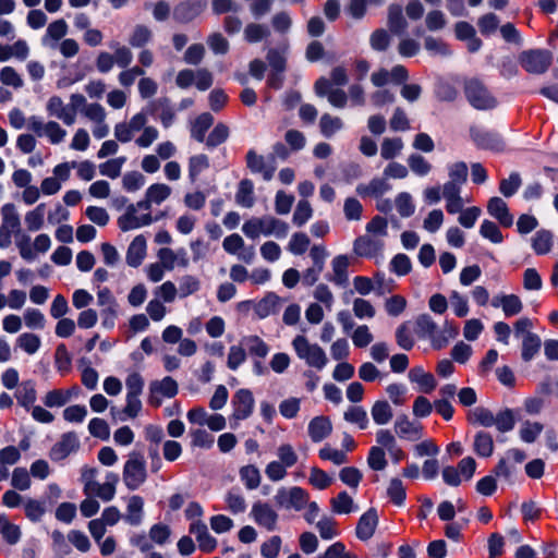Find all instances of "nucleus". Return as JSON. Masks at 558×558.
<instances>
[{
	"mask_svg": "<svg viewBox=\"0 0 558 558\" xmlns=\"http://www.w3.org/2000/svg\"><path fill=\"white\" fill-rule=\"evenodd\" d=\"M287 51L288 45L281 48H269L266 54V60L270 66V71H286L287 70Z\"/></svg>",
	"mask_w": 558,
	"mask_h": 558,
	"instance_id": "41",
	"label": "nucleus"
},
{
	"mask_svg": "<svg viewBox=\"0 0 558 558\" xmlns=\"http://www.w3.org/2000/svg\"><path fill=\"white\" fill-rule=\"evenodd\" d=\"M292 347L298 357L303 360L310 367L322 371L328 363L324 349L317 343H311L305 336H296L292 340Z\"/></svg>",
	"mask_w": 558,
	"mask_h": 558,
	"instance_id": "3",
	"label": "nucleus"
},
{
	"mask_svg": "<svg viewBox=\"0 0 558 558\" xmlns=\"http://www.w3.org/2000/svg\"><path fill=\"white\" fill-rule=\"evenodd\" d=\"M385 241L378 236L368 234L355 239L353 244L354 253L360 257L376 258L383 255Z\"/></svg>",
	"mask_w": 558,
	"mask_h": 558,
	"instance_id": "11",
	"label": "nucleus"
},
{
	"mask_svg": "<svg viewBox=\"0 0 558 558\" xmlns=\"http://www.w3.org/2000/svg\"><path fill=\"white\" fill-rule=\"evenodd\" d=\"M279 296L275 293H268L254 307L255 314L259 318H266L278 311Z\"/></svg>",
	"mask_w": 558,
	"mask_h": 558,
	"instance_id": "46",
	"label": "nucleus"
},
{
	"mask_svg": "<svg viewBox=\"0 0 558 558\" xmlns=\"http://www.w3.org/2000/svg\"><path fill=\"white\" fill-rule=\"evenodd\" d=\"M448 177L451 182L463 185L468 180V165L464 161H457L447 166Z\"/></svg>",
	"mask_w": 558,
	"mask_h": 558,
	"instance_id": "59",
	"label": "nucleus"
},
{
	"mask_svg": "<svg viewBox=\"0 0 558 558\" xmlns=\"http://www.w3.org/2000/svg\"><path fill=\"white\" fill-rule=\"evenodd\" d=\"M403 149V141L400 137H386L381 142L380 155L385 160H391Z\"/></svg>",
	"mask_w": 558,
	"mask_h": 558,
	"instance_id": "51",
	"label": "nucleus"
},
{
	"mask_svg": "<svg viewBox=\"0 0 558 558\" xmlns=\"http://www.w3.org/2000/svg\"><path fill=\"white\" fill-rule=\"evenodd\" d=\"M553 233L548 230H538L532 238V247L537 255H545L551 251Z\"/></svg>",
	"mask_w": 558,
	"mask_h": 558,
	"instance_id": "44",
	"label": "nucleus"
},
{
	"mask_svg": "<svg viewBox=\"0 0 558 558\" xmlns=\"http://www.w3.org/2000/svg\"><path fill=\"white\" fill-rule=\"evenodd\" d=\"M246 167L252 173H259L265 181H270L275 173V166L267 165L264 156L258 155L254 149H250L246 154Z\"/></svg>",
	"mask_w": 558,
	"mask_h": 558,
	"instance_id": "21",
	"label": "nucleus"
},
{
	"mask_svg": "<svg viewBox=\"0 0 558 558\" xmlns=\"http://www.w3.org/2000/svg\"><path fill=\"white\" fill-rule=\"evenodd\" d=\"M14 397L16 398L17 403L21 407H23L25 410L29 411L37 399L35 381L32 379L22 381L19 385V387L14 393Z\"/></svg>",
	"mask_w": 558,
	"mask_h": 558,
	"instance_id": "26",
	"label": "nucleus"
},
{
	"mask_svg": "<svg viewBox=\"0 0 558 558\" xmlns=\"http://www.w3.org/2000/svg\"><path fill=\"white\" fill-rule=\"evenodd\" d=\"M371 415L377 425H386L391 421L393 412L388 401L378 400L373 404Z\"/></svg>",
	"mask_w": 558,
	"mask_h": 558,
	"instance_id": "45",
	"label": "nucleus"
},
{
	"mask_svg": "<svg viewBox=\"0 0 558 558\" xmlns=\"http://www.w3.org/2000/svg\"><path fill=\"white\" fill-rule=\"evenodd\" d=\"M395 430L400 438L411 441L422 438V425L411 422L405 414H400L395 421Z\"/></svg>",
	"mask_w": 558,
	"mask_h": 558,
	"instance_id": "18",
	"label": "nucleus"
},
{
	"mask_svg": "<svg viewBox=\"0 0 558 558\" xmlns=\"http://www.w3.org/2000/svg\"><path fill=\"white\" fill-rule=\"evenodd\" d=\"M391 189L385 178H374L368 184H359L356 192L360 196H381Z\"/></svg>",
	"mask_w": 558,
	"mask_h": 558,
	"instance_id": "31",
	"label": "nucleus"
},
{
	"mask_svg": "<svg viewBox=\"0 0 558 558\" xmlns=\"http://www.w3.org/2000/svg\"><path fill=\"white\" fill-rule=\"evenodd\" d=\"M544 429V425L539 422L525 421L519 430L520 439L526 444L534 442Z\"/></svg>",
	"mask_w": 558,
	"mask_h": 558,
	"instance_id": "53",
	"label": "nucleus"
},
{
	"mask_svg": "<svg viewBox=\"0 0 558 558\" xmlns=\"http://www.w3.org/2000/svg\"><path fill=\"white\" fill-rule=\"evenodd\" d=\"M204 5L197 0H186L175 5L173 19L180 24H186L196 19L203 11Z\"/></svg>",
	"mask_w": 558,
	"mask_h": 558,
	"instance_id": "17",
	"label": "nucleus"
},
{
	"mask_svg": "<svg viewBox=\"0 0 558 558\" xmlns=\"http://www.w3.org/2000/svg\"><path fill=\"white\" fill-rule=\"evenodd\" d=\"M126 161V157L121 156L118 158L109 159L99 165V172L101 175L110 179H117L121 174V169Z\"/></svg>",
	"mask_w": 558,
	"mask_h": 558,
	"instance_id": "55",
	"label": "nucleus"
},
{
	"mask_svg": "<svg viewBox=\"0 0 558 558\" xmlns=\"http://www.w3.org/2000/svg\"><path fill=\"white\" fill-rule=\"evenodd\" d=\"M473 450L478 457H490L494 452L493 436L485 430L477 432L474 436Z\"/></svg>",
	"mask_w": 558,
	"mask_h": 558,
	"instance_id": "34",
	"label": "nucleus"
},
{
	"mask_svg": "<svg viewBox=\"0 0 558 558\" xmlns=\"http://www.w3.org/2000/svg\"><path fill=\"white\" fill-rule=\"evenodd\" d=\"M520 63L522 68L533 74L545 73L551 64L553 56L550 51L545 49L525 50L520 54Z\"/></svg>",
	"mask_w": 558,
	"mask_h": 558,
	"instance_id": "7",
	"label": "nucleus"
},
{
	"mask_svg": "<svg viewBox=\"0 0 558 558\" xmlns=\"http://www.w3.org/2000/svg\"><path fill=\"white\" fill-rule=\"evenodd\" d=\"M109 48L113 50L114 63L121 68L126 69L133 61V53L131 49L124 45H121L117 40H112L108 44Z\"/></svg>",
	"mask_w": 558,
	"mask_h": 558,
	"instance_id": "43",
	"label": "nucleus"
},
{
	"mask_svg": "<svg viewBox=\"0 0 558 558\" xmlns=\"http://www.w3.org/2000/svg\"><path fill=\"white\" fill-rule=\"evenodd\" d=\"M0 534L11 545L16 544L21 537L20 527L9 522L4 515H0Z\"/></svg>",
	"mask_w": 558,
	"mask_h": 558,
	"instance_id": "57",
	"label": "nucleus"
},
{
	"mask_svg": "<svg viewBox=\"0 0 558 558\" xmlns=\"http://www.w3.org/2000/svg\"><path fill=\"white\" fill-rule=\"evenodd\" d=\"M148 477L147 463L141 451L133 450L128 454V459L122 470V481L129 490L138 489Z\"/></svg>",
	"mask_w": 558,
	"mask_h": 558,
	"instance_id": "2",
	"label": "nucleus"
},
{
	"mask_svg": "<svg viewBox=\"0 0 558 558\" xmlns=\"http://www.w3.org/2000/svg\"><path fill=\"white\" fill-rule=\"evenodd\" d=\"M126 404L122 410L111 407L110 413L114 420L125 421L126 418H135L142 410V401L140 396H126Z\"/></svg>",
	"mask_w": 558,
	"mask_h": 558,
	"instance_id": "24",
	"label": "nucleus"
},
{
	"mask_svg": "<svg viewBox=\"0 0 558 558\" xmlns=\"http://www.w3.org/2000/svg\"><path fill=\"white\" fill-rule=\"evenodd\" d=\"M143 509H144L143 498L138 495L131 496L128 501L124 521L133 526L140 525L143 521V514H144Z\"/></svg>",
	"mask_w": 558,
	"mask_h": 558,
	"instance_id": "29",
	"label": "nucleus"
},
{
	"mask_svg": "<svg viewBox=\"0 0 558 558\" xmlns=\"http://www.w3.org/2000/svg\"><path fill=\"white\" fill-rule=\"evenodd\" d=\"M46 206L44 203L37 205L33 210L25 215V225L32 232L38 231L44 225Z\"/></svg>",
	"mask_w": 558,
	"mask_h": 558,
	"instance_id": "54",
	"label": "nucleus"
},
{
	"mask_svg": "<svg viewBox=\"0 0 558 558\" xmlns=\"http://www.w3.org/2000/svg\"><path fill=\"white\" fill-rule=\"evenodd\" d=\"M151 39L153 31L144 24H136L129 36V45L132 48H144Z\"/></svg>",
	"mask_w": 558,
	"mask_h": 558,
	"instance_id": "38",
	"label": "nucleus"
},
{
	"mask_svg": "<svg viewBox=\"0 0 558 558\" xmlns=\"http://www.w3.org/2000/svg\"><path fill=\"white\" fill-rule=\"evenodd\" d=\"M542 340L534 332H526L522 339L521 357L524 362L532 361L539 352Z\"/></svg>",
	"mask_w": 558,
	"mask_h": 558,
	"instance_id": "33",
	"label": "nucleus"
},
{
	"mask_svg": "<svg viewBox=\"0 0 558 558\" xmlns=\"http://www.w3.org/2000/svg\"><path fill=\"white\" fill-rule=\"evenodd\" d=\"M119 482V475L114 472H108L106 474V481L105 483H96V485L93 487V490H90V494H94L98 498H100L102 501H111L116 496V486Z\"/></svg>",
	"mask_w": 558,
	"mask_h": 558,
	"instance_id": "25",
	"label": "nucleus"
},
{
	"mask_svg": "<svg viewBox=\"0 0 558 558\" xmlns=\"http://www.w3.org/2000/svg\"><path fill=\"white\" fill-rule=\"evenodd\" d=\"M464 94L470 105L477 110H489L497 105L496 99L477 78H471L465 82Z\"/></svg>",
	"mask_w": 558,
	"mask_h": 558,
	"instance_id": "5",
	"label": "nucleus"
},
{
	"mask_svg": "<svg viewBox=\"0 0 558 558\" xmlns=\"http://www.w3.org/2000/svg\"><path fill=\"white\" fill-rule=\"evenodd\" d=\"M274 500L280 509L301 511L306 507L310 495L300 486L280 487L274 496Z\"/></svg>",
	"mask_w": 558,
	"mask_h": 558,
	"instance_id": "4",
	"label": "nucleus"
},
{
	"mask_svg": "<svg viewBox=\"0 0 558 558\" xmlns=\"http://www.w3.org/2000/svg\"><path fill=\"white\" fill-rule=\"evenodd\" d=\"M214 123V117L204 112L199 114L191 125V137L197 141L198 143H203L206 141V133L209 128Z\"/></svg>",
	"mask_w": 558,
	"mask_h": 558,
	"instance_id": "32",
	"label": "nucleus"
},
{
	"mask_svg": "<svg viewBox=\"0 0 558 558\" xmlns=\"http://www.w3.org/2000/svg\"><path fill=\"white\" fill-rule=\"evenodd\" d=\"M487 213L505 228L513 225V216L510 214L507 203L498 196L488 201Z\"/></svg>",
	"mask_w": 558,
	"mask_h": 558,
	"instance_id": "20",
	"label": "nucleus"
},
{
	"mask_svg": "<svg viewBox=\"0 0 558 558\" xmlns=\"http://www.w3.org/2000/svg\"><path fill=\"white\" fill-rule=\"evenodd\" d=\"M344 420L349 423L356 424L360 429H366L368 426V416L364 408L350 407L343 415Z\"/></svg>",
	"mask_w": 558,
	"mask_h": 558,
	"instance_id": "56",
	"label": "nucleus"
},
{
	"mask_svg": "<svg viewBox=\"0 0 558 558\" xmlns=\"http://www.w3.org/2000/svg\"><path fill=\"white\" fill-rule=\"evenodd\" d=\"M459 333L457 325L446 322L440 330H436L435 337H433V348L440 350L445 348L451 339H454Z\"/></svg>",
	"mask_w": 558,
	"mask_h": 558,
	"instance_id": "39",
	"label": "nucleus"
},
{
	"mask_svg": "<svg viewBox=\"0 0 558 558\" xmlns=\"http://www.w3.org/2000/svg\"><path fill=\"white\" fill-rule=\"evenodd\" d=\"M250 515L257 525L266 529L269 532L275 531L277 527L278 513L267 502H254Z\"/></svg>",
	"mask_w": 558,
	"mask_h": 558,
	"instance_id": "12",
	"label": "nucleus"
},
{
	"mask_svg": "<svg viewBox=\"0 0 558 558\" xmlns=\"http://www.w3.org/2000/svg\"><path fill=\"white\" fill-rule=\"evenodd\" d=\"M313 216V208L308 201H299L295 210L293 213L292 221L295 226H304Z\"/></svg>",
	"mask_w": 558,
	"mask_h": 558,
	"instance_id": "62",
	"label": "nucleus"
},
{
	"mask_svg": "<svg viewBox=\"0 0 558 558\" xmlns=\"http://www.w3.org/2000/svg\"><path fill=\"white\" fill-rule=\"evenodd\" d=\"M236 203L245 208H251L254 205V184L250 179H243L239 183L235 194Z\"/></svg>",
	"mask_w": 558,
	"mask_h": 558,
	"instance_id": "42",
	"label": "nucleus"
},
{
	"mask_svg": "<svg viewBox=\"0 0 558 558\" xmlns=\"http://www.w3.org/2000/svg\"><path fill=\"white\" fill-rule=\"evenodd\" d=\"M498 432L507 433L514 428L515 417L512 409L506 408L495 415V424Z\"/></svg>",
	"mask_w": 558,
	"mask_h": 558,
	"instance_id": "52",
	"label": "nucleus"
},
{
	"mask_svg": "<svg viewBox=\"0 0 558 558\" xmlns=\"http://www.w3.org/2000/svg\"><path fill=\"white\" fill-rule=\"evenodd\" d=\"M21 234V220L15 206L11 203L1 208L0 247L7 248L11 244V236Z\"/></svg>",
	"mask_w": 558,
	"mask_h": 558,
	"instance_id": "6",
	"label": "nucleus"
},
{
	"mask_svg": "<svg viewBox=\"0 0 558 558\" xmlns=\"http://www.w3.org/2000/svg\"><path fill=\"white\" fill-rule=\"evenodd\" d=\"M330 506L332 512L336 514H349L359 509L352 497L345 490L340 492L335 498H331Z\"/></svg>",
	"mask_w": 558,
	"mask_h": 558,
	"instance_id": "36",
	"label": "nucleus"
},
{
	"mask_svg": "<svg viewBox=\"0 0 558 558\" xmlns=\"http://www.w3.org/2000/svg\"><path fill=\"white\" fill-rule=\"evenodd\" d=\"M242 231L252 240L259 238L260 234L284 239L289 233V225L274 216L254 217L244 222Z\"/></svg>",
	"mask_w": 558,
	"mask_h": 558,
	"instance_id": "1",
	"label": "nucleus"
},
{
	"mask_svg": "<svg viewBox=\"0 0 558 558\" xmlns=\"http://www.w3.org/2000/svg\"><path fill=\"white\" fill-rule=\"evenodd\" d=\"M70 401V391L53 389L46 393L44 404L47 408H61Z\"/></svg>",
	"mask_w": 558,
	"mask_h": 558,
	"instance_id": "60",
	"label": "nucleus"
},
{
	"mask_svg": "<svg viewBox=\"0 0 558 558\" xmlns=\"http://www.w3.org/2000/svg\"><path fill=\"white\" fill-rule=\"evenodd\" d=\"M378 525V514L375 508H369L364 512L356 524L355 535L360 541L371 539Z\"/></svg>",
	"mask_w": 558,
	"mask_h": 558,
	"instance_id": "16",
	"label": "nucleus"
},
{
	"mask_svg": "<svg viewBox=\"0 0 558 558\" xmlns=\"http://www.w3.org/2000/svg\"><path fill=\"white\" fill-rule=\"evenodd\" d=\"M437 324L428 314L418 315L415 319L414 332L418 338L429 339L433 344V337H435Z\"/></svg>",
	"mask_w": 558,
	"mask_h": 558,
	"instance_id": "35",
	"label": "nucleus"
},
{
	"mask_svg": "<svg viewBox=\"0 0 558 558\" xmlns=\"http://www.w3.org/2000/svg\"><path fill=\"white\" fill-rule=\"evenodd\" d=\"M242 345L248 351L250 355L264 359L269 353V345L258 336H247L242 339Z\"/></svg>",
	"mask_w": 558,
	"mask_h": 558,
	"instance_id": "37",
	"label": "nucleus"
},
{
	"mask_svg": "<svg viewBox=\"0 0 558 558\" xmlns=\"http://www.w3.org/2000/svg\"><path fill=\"white\" fill-rule=\"evenodd\" d=\"M178 383L170 376H166L161 380H153L149 384L148 402L150 405L158 408L161 405L162 398H173L178 395Z\"/></svg>",
	"mask_w": 558,
	"mask_h": 558,
	"instance_id": "8",
	"label": "nucleus"
},
{
	"mask_svg": "<svg viewBox=\"0 0 558 558\" xmlns=\"http://www.w3.org/2000/svg\"><path fill=\"white\" fill-rule=\"evenodd\" d=\"M158 221V217H151L150 213L137 215L133 206H128L125 213L118 218V226L122 231H130Z\"/></svg>",
	"mask_w": 558,
	"mask_h": 558,
	"instance_id": "13",
	"label": "nucleus"
},
{
	"mask_svg": "<svg viewBox=\"0 0 558 558\" xmlns=\"http://www.w3.org/2000/svg\"><path fill=\"white\" fill-rule=\"evenodd\" d=\"M146 256V239L140 234L130 243L125 256L126 264L131 267H138Z\"/></svg>",
	"mask_w": 558,
	"mask_h": 558,
	"instance_id": "27",
	"label": "nucleus"
},
{
	"mask_svg": "<svg viewBox=\"0 0 558 558\" xmlns=\"http://www.w3.org/2000/svg\"><path fill=\"white\" fill-rule=\"evenodd\" d=\"M229 137V128L223 123H218L207 136L205 144L209 148H215L225 143Z\"/></svg>",
	"mask_w": 558,
	"mask_h": 558,
	"instance_id": "61",
	"label": "nucleus"
},
{
	"mask_svg": "<svg viewBox=\"0 0 558 558\" xmlns=\"http://www.w3.org/2000/svg\"><path fill=\"white\" fill-rule=\"evenodd\" d=\"M146 107L149 116L159 118L163 128L168 129L172 125L175 112L168 98L153 100Z\"/></svg>",
	"mask_w": 558,
	"mask_h": 558,
	"instance_id": "15",
	"label": "nucleus"
},
{
	"mask_svg": "<svg viewBox=\"0 0 558 558\" xmlns=\"http://www.w3.org/2000/svg\"><path fill=\"white\" fill-rule=\"evenodd\" d=\"M240 478L248 490L256 489L260 484V472L253 464L244 465L239 471Z\"/></svg>",
	"mask_w": 558,
	"mask_h": 558,
	"instance_id": "48",
	"label": "nucleus"
},
{
	"mask_svg": "<svg viewBox=\"0 0 558 558\" xmlns=\"http://www.w3.org/2000/svg\"><path fill=\"white\" fill-rule=\"evenodd\" d=\"M80 448V440L74 432L63 434L58 442L50 450V458L53 461L65 459Z\"/></svg>",
	"mask_w": 558,
	"mask_h": 558,
	"instance_id": "14",
	"label": "nucleus"
},
{
	"mask_svg": "<svg viewBox=\"0 0 558 558\" xmlns=\"http://www.w3.org/2000/svg\"><path fill=\"white\" fill-rule=\"evenodd\" d=\"M343 128V122L339 117H332L329 113H324L319 120V129L322 134L329 138L336 132Z\"/></svg>",
	"mask_w": 558,
	"mask_h": 558,
	"instance_id": "49",
	"label": "nucleus"
},
{
	"mask_svg": "<svg viewBox=\"0 0 558 558\" xmlns=\"http://www.w3.org/2000/svg\"><path fill=\"white\" fill-rule=\"evenodd\" d=\"M468 421L472 425L492 427L495 424V414L487 408L476 407L468 413Z\"/></svg>",
	"mask_w": 558,
	"mask_h": 558,
	"instance_id": "40",
	"label": "nucleus"
},
{
	"mask_svg": "<svg viewBox=\"0 0 558 558\" xmlns=\"http://www.w3.org/2000/svg\"><path fill=\"white\" fill-rule=\"evenodd\" d=\"M332 430V424L329 417L320 415L315 416L308 423L307 432L312 441L320 442L330 435Z\"/></svg>",
	"mask_w": 558,
	"mask_h": 558,
	"instance_id": "23",
	"label": "nucleus"
},
{
	"mask_svg": "<svg viewBox=\"0 0 558 558\" xmlns=\"http://www.w3.org/2000/svg\"><path fill=\"white\" fill-rule=\"evenodd\" d=\"M47 112L50 117L61 120L66 125L74 124V111L69 105H64L59 96H52L47 102Z\"/></svg>",
	"mask_w": 558,
	"mask_h": 558,
	"instance_id": "19",
	"label": "nucleus"
},
{
	"mask_svg": "<svg viewBox=\"0 0 558 558\" xmlns=\"http://www.w3.org/2000/svg\"><path fill=\"white\" fill-rule=\"evenodd\" d=\"M209 158L205 154H198L189 158V179L195 183L205 170L209 168Z\"/></svg>",
	"mask_w": 558,
	"mask_h": 558,
	"instance_id": "47",
	"label": "nucleus"
},
{
	"mask_svg": "<svg viewBox=\"0 0 558 558\" xmlns=\"http://www.w3.org/2000/svg\"><path fill=\"white\" fill-rule=\"evenodd\" d=\"M387 495L396 506L401 507L404 505L407 493L401 480L392 478L390 481Z\"/></svg>",
	"mask_w": 558,
	"mask_h": 558,
	"instance_id": "63",
	"label": "nucleus"
},
{
	"mask_svg": "<svg viewBox=\"0 0 558 558\" xmlns=\"http://www.w3.org/2000/svg\"><path fill=\"white\" fill-rule=\"evenodd\" d=\"M470 136L477 148L493 151H502L505 149V142L496 132L472 126L470 129Z\"/></svg>",
	"mask_w": 558,
	"mask_h": 558,
	"instance_id": "9",
	"label": "nucleus"
},
{
	"mask_svg": "<svg viewBox=\"0 0 558 558\" xmlns=\"http://www.w3.org/2000/svg\"><path fill=\"white\" fill-rule=\"evenodd\" d=\"M389 31L395 35L404 34L408 22L403 16L402 8L399 4H390L388 8V21Z\"/></svg>",
	"mask_w": 558,
	"mask_h": 558,
	"instance_id": "30",
	"label": "nucleus"
},
{
	"mask_svg": "<svg viewBox=\"0 0 558 558\" xmlns=\"http://www.w3.org/2000/svg\"><path fill=\"white\" fill-rule=\"evenodd\" d=\"M409 380L418 385V390L424 393H430L436 387L437 381L432 373L425 372L422 366H415L409 371Z\"/></svg>",
	"mask_w": 558,
	"mask_h": 558,
	"instance_id": "22",
	"label": "nucleus"
},
{
	"mask_svg": "<svg viewBox=\"0 0 558 558\" xmlns=\"http://www.w3.org/2000/svg\"><path fill=\"white\" fill-rule=\"evenodd\" d=\"M270 31L266 25L250 23L244 28V39L250 44H256L267 38Z\"/></svg>",
	"mask_w": 558,
	"mask_h": 558,
	"instance_id": "50",
	"label": "nucleus"
},
{
	"mask_svg": "<svg viewBox=\"0 0 558 558\" xmlns=\"http://www.w3.org/2000/svg\"><path fill=\"white\" fill-rule=\"evenodd\" d=\"M522 184L521 177L518 172H512L509 178L502 179L499 183V192L505 197L513 196Z\"/></svg>",
	"mask_w": 558,
	"mask_h": 558,
	"instance_id": "64",
	"label": "nucleus"
},
{
	"mask_svg": "<svg viewBox=\"0 0 558 558\" xmlns=\"http://www.w3.org/2000/svg\"><path fill=\"white\" fill-rule=\"evenodd\" d=\"M332 275L327 276V280L339 286L345 287L348 283L349 258L345 255H338L332 259Z\"/></svg>",
	"mask_w": 558,
	"mask_h": 558,
	"instance_id": "28",
	"label": "nucleus"
},
{
	"mask_svg": "<svg viewBox=\"0 0 558 558\" xmlns=\"http://www.w3.org/2000/svg\"><path fill=\"white\" fill-rule=\"evenodd\" d=\"M145 194L153 204L159 205L170 196L171 187L165 183H154Z\"/></svg>",
	"mask_w": 558,
	"mask_h": 558,
	"instance_id": "58",
	"label": "nucleus"
},
{
	"mask_svg": "<svg viewBox=\"0 0 558 558\" xmlns=\"http://www.w3.org/2000/svg\"><path fill=\"white\" fill-rule=\"evenodd\" d=\"M232 416L236 421H243L253 413L255 400L250 389L241 388L232 397Z\"/></svg>",
	"mask_w": 558,
	"mask_h": 558,
	"instance_id": "10",
	"label": "nucleus"
}]
</instances>
